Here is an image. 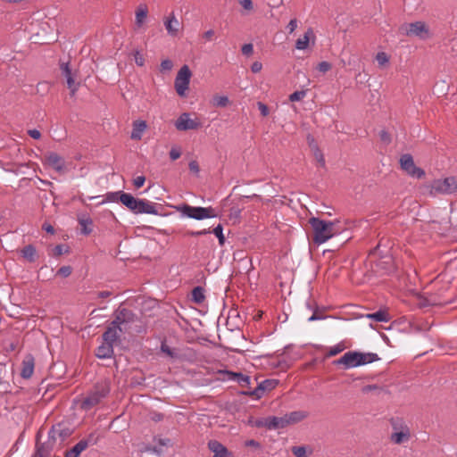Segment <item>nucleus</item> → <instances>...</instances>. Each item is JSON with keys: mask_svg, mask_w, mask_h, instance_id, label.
Returning a JSON list of instances; mask_svg holds the SVG:
<instances>
[{"mask_svg": "<svg viewBox=\"0 0 457 457\" xmlns=\"http://www.w3.org/2000/svg\"><path fill=\"white\" fill-rule=\"evenodd\" d=\"M43 229L46 230L47 233H51V234L54 233V229L53 228V226L50 224H44Z\"/></svg>", "mask_w": 457, "mask_h": 457, "instance_id": "nucleus-62", "label": "nucleus"}, {"mask_svg": "<svg viewBox=\"0 0 457 457\" xmlns=\"http://www.w3.org/2000/svg\"><path fill=\"white\" fill-rule=\"evenodd\" d=\"M307 417V413L302 411H295L284 415L286 425L294 424L303 420Z\"/></svg>", "mask_w": 457, "mask_h": 457, "instance_id": "nucleus-24", "label": "nucleus"}, {"mask_svg": "<svg viewBox=\"0 0 457 457\" xmlns=\"http://www.w3.org/2000/svg\"><path fill=\"white\" fill-rule=\"evenodd\" d=\"M209 233H211L210 230L203 229V230H198V231H193V232L190 233V235L197 237V236L206 235V234H209Z\"/></svg>", "mask_w": 457, "mask_h": 457, "instance_id": "nucleus-61", "label": "nucleus"}, {"mask_svg": "<svg viewBox=\"0 0 457 457\" xmlns=\"http://www.w3.org/2000/svg\"><path fill=\"white\" fill-rule=\"evenodd\" d=\"M306 96V92L304 90L295 91L289 96V100L291 102H297L302 100Z\"/></svg>", "mask_w": 457, "mask_h": 457, "instance_id": "nucleus-38", "label": "nucleus"}, {"mask_svg": "<svg viewBox=\"0 0 457 457\" xmlns=\"http://www.w3.org/2000/svg\"><path fill=\"white\" fill-rule=\"evenodd\" d=\"M55 255H62V253H66L67 250L64 249L62 245H58L54 249Z\"/></svg>", "mask_w": 457, "mask_h": 457, "instance_id": "nucleus-58", "label": "nucleus"}, {"mask_svg": "<svg viewBox=\"0 0 457 457\" xmlns=\"http://www.w3.org/2000/svg\"><path fill=\"white\" fill-rule=\"evenodd\" d=\"M148 7L145 4H140L135 12V28L140 29L147 20Z\"/></svg>", "mask_w": 457, "mask_h": 457, "instance_id": "nucleus-15", "label": "nucleus"}, {"mask_svg": "<svg viewBox=\"0 0 457 457\" xmlns=\"http://www.w3.org/2000/svg\"><path fill=\"white\" fill-rule=\"evenodd\" d=\"M359 352H347L336 362L343 365L345 369H352L360 366Z\"/></svg>", "mask_w": 457, "mask_h": 457, "instance_id": "nucleus-13", "label": "nucleus"}, {"mask_svg": "<svg viewBox=\"0 0 457 457\" xmlns=\"http://www.w3.org/2000/svg\"><path fill=\"white\" fill-rule=\"evenodd\" d=\"M161 350H162V353H166L167 355H169L170 357L174 356L173 351L165 343L162 344Z\"/></svg>", "mask_w": 457, "mask_h": 457, "instance_id": "nucleus-53", "label": "nucleus"}, {"mask_svg": "<svg viewBox=\"0 0 457 457\" xmlns=\"http://www.w3.org/2000/svg\"><path fill=\"white\" fill-rule=\"evenodd\" d=\"M262 69V64L261 62H253L251 65V71L253 72V73H257L259 71H261Z\"/></svg>", "mask_w": 457, "mask_h": 457, "instance_id": "nucleus-52", "label": "nucleus"}, {"mask_svg": "<svg viewBox=\"0 0 457 457\" xmlns=\"http://www.w3.org/2000/svg\"><path fill=\"white\" fill-rule=\"evenodd\" d=\"M404 32L407 36L417 37L420 39H426L429 36L428 29L422 21L407 24L404 27Z\"/></svg>", "mask_w": 457, "mask_h": 457, "instance_id": "nucleus-11", "label": "nucleus"}, {"mask_svg": "<svg viewBox=\"0 0 457 457\" xmlns=\"http://www.w3.org/2000/svg\"><path fill=\"white\" fill-rule=\"evenodd\" d=\"M188 167L189 170L195 174H198L200 171L199 165L195 161H191L188 164Z\"/></svg>", "mask_w": 457, "mask_h": 457, "instance_id": "nucleus-54", "label": "nucleus"}, {"mask_svg": "<svg viewBox=\"0 0 457 457\" xmlns=\"http://www.w3.org/2000/svg\"><path fill=\"white\" fill-rule=\"evenodd\" d=\"M95 444L93 435H90L87 439H82L78 442L71 450H69L65 457H79V454L87 449L89 445Z\"/></svg>", "mask_w": 457, "mask_h": 457, "instance_id": "nucleus-14", "label": "nucleus"}, {"mask_svg": "<svg viewBox=\"0 0 457 457\" xmlns=\"http://www.w3.org/2000/svg\"><path fill=\"white\" fill-rule=\"evenodd\" d=\"M328 316H324L322 314H320L318 312V308L313 312L312 315L308 318V321H316V320H321L327 319Z\"/></svg>", "mask_w": 457, "mask_h": 457, "instance_id": "nucleus-41", "label": "nucleus"}, {"mask_svg": "<svg viewBox=\"0 0 457 457\" xmlns=\"http://www.w3.org/2000/svg\"><path fill=\"white\" fill-rule=\"evenodd\" d=\"M71 271L72 269L71 266H62L58 270L57 275H60L63 278H67L71 274Z\"/></svg>", "mask_w": 457, "mask_h": 457, "instance_id": "nucleus-39", "label": "nucleus"}, {"mask_svg": "<svg viewBox=\"0 0 457 457\" xmlns=\"http://www.w3.org/2000/svg\"><path fill=\"white\" fill-rule=\"evenodd\" d=\"M212 102L215 106L225 107L228 104V98L226 96H216Z\"/></svg>", "mask_w": 457, "mask_h": 457, "instance_id": "nucleus-36", "label": "nucleus"}, {"mask_svg": "<svg viewBox=\"0 0 457 457\" xmlns=\"http://www.w3.org/2000/svg\"><path fill=\"white\" fill-rule=\"evenodd\" d=\"M209 450L213 453L212 457H230L231 453L221 443L211 440L208 443Z\"/></svg>", "mask_w": 457, "mask_h": 457, "instance_id": "nucleus-16", "label": "nucleus"}, {"mask_svg": "<svg viewBox=\"0 0 457 457\" xmlns=\"http://www.w3.org/2000/svg\"><path fill=\"white\" fill-rule=\"evenodd\" d=\"M61 69H62V74L66 79H68L69 77H73L71 70L70 69L68 63H62L61 65Z\"/></svg>", "mask_w": 457, "mask_h": 457, "instance_id": "nucleus-43", "label": "nucleus"}, {"mask_svg": "<svg viewBox=\"0 0 457 457\" xmlns=\"http://www.w3.org/2000/svg\"><path fill=\"white\" fill-rule=\"evenodd\" d=\"M287 427L285 418L270 416L268 417V429H278Z\"/></svg>", "mask_w": 457, "mask_h": 457, "instance_id": "nucleus-25", "label": "nucleus"}, {"mask_svg": "<svg viewBox=\"0 0 457 457\" xmlns=\"http://www.w3.org/2000/svg\"><path fill=\"white\" fill-rule=\"evenodd\" d=\"M146 129L147 124L145 120L134 121L130 137L134 140H140Z\"/></svg>", "mask_w": 457, "mask_h": 457, "instance_id": "nucleus-22", "label": "nucleus"}, {"mask_svg": "<svg viewBox=\"0 0 457 457\" xmlns=\"http://www.w3.org/2000/svg\"><path fill=\"white\" fill-rule=\"evenodd\" d=\"M331 69V65L329 62H320L319 64H318V70L323 73L328 71L329 70Z\"/></svg>", "mask_w": 457, "mask_h": 457, "instance_id": "nucleus-47", "label": "nucleus"}, {"mask_svg": "<svg viewBox=\"0 0 457 457\" xmlns=\"http://www.w3.org/2000/svg\"><path fill=\"white\" fill-rule=\"evenodd\" d=\"M181 155V150L178 146H173L170 151V158L172 161L179 159Z\"/></svg>", "mask_w": 457, "mask_h": 457, "instance_id": "nucleus-40", "label": "nucleus"}, {"mask_svg": "<svg viewBox=\"0 0 457 457\" xmlns=\"http://www.w3.org/2000/svg\"><path fill=\"white\" fill-rule=\"evenodd\" d=\"M314 43L315 36L312 28H309L303 37H299L295 42V48L297 50H305L309 46L310 41Z\"/></svg>", "mask_w": 457, "mask_h": 457, "instance_id": "nucleus-19", "label": "nucleus"}, {"mask_svg": "<svg viewBox=\"0 0 457 457\" xmlns=\"http://www.w3.org/2000/svg\"><path fill=\"white\" fill-rule=\"evenodd\" d=\"M365 317L378 322H387L390 320L388 312L385 310H378L376 312L368 313Z\"/></svg>", "mask_w": 457, "mask_h": 457, "instance_id": "nucleus-27", "label": "nucleus"}, {"mask_svg": "<svg viewBox=\"0 0 457 457\" xmlns=\"http://www.w3.org/2000/svg\"><path fill=\"white\" fill-rule=\"evenodd\" d=\"M47 164L58 172H62L65 168V162L56 153H49L46 156Z\"/></svg>", "mask_w": 457, "mask_h": 457, "instance_id": "nucleus-17", "label": "nucleus"}, {"mask_svg": "<svg viewBox=\"0 0 457 457\" xmlns=\"http://www.w3.org/2000/svg\"><path fill=\"white\" fill-rule=\"evenodd\" d=\"M201 125L200 120L197 118L192 119L188 112H183L175 121L176 129L180 131L196 129L200 128Z\"/></svg>", "mask_w": 457, "mask_h": 457, "instance_id": "nucleus-10", "label": "nucleus"}, {"mask_svg": "<svg viewBox=\"0 0 457 457\" xmlns=\"http://www.w3.org/2000/svg\"><path fill=\"white\" fill-rule=\"evenodd\" d=\"M163 25L167 34L170 37H177L181 28L180 21L177 19L175 13L172 12L169 16L163 20Z\"/></svg>", "mask_w": 457, "mask_h": 457, "instance_id": "nucleus-12", "label": "nucleus"}, {"mask_svg": "<svg viewBox=\"0 0 457 457\" xmlns=\"http://www.w3.org/2000/svg\"><path fill=\"white\" fill-rule=\"evenodd\" d=\"M110 392L109 385L106 382L98 383L82 402L84 409H90L96 405Z\"/></svg>", "mask_w": 457, "mask_h": 457, "instance_id": "nucleus-7", "label": "nucleus"}, {"mask_svg": "<svg viewBox=\"0 0 457 457\" xmlns=\"http://www.w3.org/2000/svg\"><path fill=\"white\" fill-rule=\"evenodd\" d=\"M212 233L218 237L220 245H223L225 243V237L223 235V227L221 224H218L212 230Z\"/></svg>", "mask_w": 457, "mask_h": 457, "instance_id": "nucleus-35", "label": "nucleus"}, {"mask_svg": "<svg viewBox=\"0 0 457 457\" xmlns=\"http://www.w3.org/2000/svg\"><path fill=\"white\" fill-rule=\"evenodd\" d=\"M400 166L412 178L420 179L425 175L424 170L415 165L412 156L409 154L401 156Z\"/></svg>", "mask_w": 457, "mask_h": 457, "instance_id": "nucleus-9", "label": "nucleus"}, {"mask_svg": "<svg viewBox=\"0 0 457 457\" xmlns=\"http://www.w3.org/2000/svg\"><path fill=\"white\" fill-rule=\"evenodd\" d=\"M113 354V345L108 342H104L103 345L97 347L96 355L99 359H108Z\"/></svg>", "mask_w": 457, "mask_h": 457, "instance_id": "nucleus-23", "label": "nucleus"}, {"mask_svg": "<svg viewBox=\"0 0 457 457\" xmlns=\"http://www.w3.org/2000/svg\"><path fill=\"white\" fill-rule=\"evenodd\" d=\"M66 82L69 89L71 90V95H75L79 88V84L75 82L73 77H69L68 79H66Z\"/></svg>", "mask_w": 457, "mask_h": 457, "instance_id": "nucleus-37", "label": "nucleus"}, {"mask_svg": "<svg viewBox=\"0 0 457 457\" xmlns=\"http://www.w3.org/2000/svg\"><path fill=\"white\" fill-rule=\"evenodd\" d=\"M254 425L258 428H268V417L262 418L255 420Z\"/></svg>", "mask_w": 457, "mask_h": 457, "instance_id": "nucleus-51", "label": "nucleus"}, {"mask_svg": "<svg viewBox=\"0 0 457 457\" xmlns=\"http://www.w3.org/2000/svg\"><path fill=\"white\" fill-rule=\"evenodd\" d=\"M297 25H298L297 20L292 19L287 26V29L288 30V33L292 34L296 29Z\"/></svg>", "mask_w": 457, "mask_h": 457, "instance_id": "nucleus-49", "label": "nucleus"}, {"mask_svg": "<svg viewBox=\"0 0 457 457\" xmlns=\"http://www.w3.org/2000/svg\"><path fill=\"white\" fill-rule=\"evenodd\" d=\"M379 67H385L389 62V56L385 52H378L375 57Z\"/></svg>", "mask_w": 457, "mask_h": 457, "instance_id": "nucleus-34", "label": "nucleus"}, {"mask_svg": "<svg viewBox=\"0 0 457 457\" xmlns=\"http://www.w3.org/2000/svg\"><path fill=\"white\" fill-rule=\"evenodd\" d=\"M292 453L295 457H308L310 452L304 445L293 446Z\"/></svg>", "mask_w": 457, "mask_h": 457, "instance_id": "nucleus-33", "label": "nucleus"}, {"mask_svg": "<svg viewBox=\"0 0 457 457\" xmlns=\"http://www.w3.org/2000/svg\"><path fill=\"white\" fill-rule=\"evenodd\" d=\"M145 181V178L144 176H137L134 179L133 184L137 188H140L143 187L144 183Z\"/></svg>", "mask_w": 457, "mask_h": 457, "instance_id": "nucleus-50", "label": "nucleus"}, {"mask_svg": "<svg viewBox=\"0 0 457 457\" xmlns=\"http://www.w3.org/2000/svg\"><path fill=\"white\" fill-rule=\"evenodd\" d=\"M177 209L179 212H181L183 216L197 220L217 217V213L212 207H200L182 204Z\"/></svg>", "mask_w": 457, "mask_h": 457, "instance_id": "nucleus-5", "label": "nucleus"}, {"mask_svg": "<svg viewBox=\"0 0 457 457\" xmlns=\"http://www.w3.org/2000/svg\"><path fill=\"white\" fill-rule=\"evenodd\" d=\"M21 255L27 261L33 262L36 260L37 250L32 245H26L21 250Z\"/></svg>", "mask_w": 457, "mask_h": 457, "instance_id": "nucleus-30", "label": "nucleus"}, {"mask_svg": "<svg viewBox=\"0 0 457 457\" xmlns=\"http://www.w3.org/2000/svg\"><path fill=\"white\" fill-rule=\"evenodd\" d=\"M278 385V381L275 379H266L258 385L256 389L253 391V395H256L258 398L263 395L265 391H270Z\"/></svg>", "mask_w": 457, "mask_h": 457, "instance_id": "nucleus-21", "label": "nucleus"}, {"mask_svg": "<svg viewBox=\"0 0 457 457\" xmlns=\"http://www.w3.org/2000/svg\"><path fill=\"white\" fill-rule=\"evenodd\" d=\"M245 445L247 446H253V447H260V444L253 440V439H251V440H248L245 442Z\"/></svg>", "mask_w": 457, "mask_h": 457, "instance_id": "nucleus-63", "label": "nucleus"}, {"mask_svg": "<svg viewBox=\"0 0 457 457\" xmlns=\"http://www.w3.org/2000/svg\"><path fill=\"white\" fill-rule=\"evenodd\" d=\"M228 375V379L235 380L239 383L242 386H245L250 384V378L246 375L232 371H225Z\"/></svg>", "mask_w": 457, "mask_h": 457, "instance_id": "nucleus-26", "label": "nucleus"}, {"mask_svg": "<svg viewBox=\"0 0 457 457\" xmlns=\"http://www.w3.org/2000/svg\"><path fill=\"white\" fill-rule=\"evenodd\" d=\"M310 145L318 164L322 168L325 167L326 162L322 152L320 150L316 144L311 143Z\"/></svg>", "mask_w": 457, "mask_h": 457, "instance_id": "nucleus-31", "label": "nucleus"}, {"mask_svg": "<svg viewBox=\"0 0 457 457\" xmlns=\"http://www.w3.org/2000/svg\"><path fill=\"white\" fill-rule=\"evenodd\" d=\"M137 320V316L129 310L120 308L117 311L115 319L110 327L103 334L104 342L114 344L120 333H128L132 328V324Z\"/></svg>", "mask_w": 457, "mask_h": 457, "instance_id": "nucleus-1", "label": "nucleus"}, {"mask_svg": "<svg viewBox=\"0 0 457 457\" xmlns=\"http://www.w3.org/2000/svg\"><path fill=\"white\" fill-rule=\"evenodd\" d=\"M191 76L192 72L187 65H183L179 69L174 83L176 92L179 96L185 97L187 96Z\"/></svg>", "mask_w": 457, "mask_h": 457, "instance_id": "nucleus-8", "label": "nucleus"}, {"mask_svg": "<svg viewBox=\"0 0 457 457\" xmlns=\"http://www.w3.org/2000/svg\"><path fill=\"white\" fill-rule=\"evenodd\" d=\"M28 134L34 139H39L40 137H41V133L39 130L36 129H29L28 131Z\"/></svg>", "mask_w": 457, "mask_h": 457, "instance_id": "nucleus-56", "label": "nucleus"}, {"mask_svg": "<svg viewBox=\"0 0 457 457\" xmlns=\"http://www.w3.org/2000/svg\"><path fill=\"white\" fill-rule=\"evenodd\" d=\"M134 60L137 65L142 67L145 64V58L139 51L134 53Z\"/></svg>", "mask_w": 457, "mask_h": 457, "instance_id": "nucleus-42", "label": "nucleus"}, {"mask_svg": "<svg viewBox=\"0 0 457 457\" xmlns=\"http://www.w3.org/2000/svg\"><path fill=\"white\" fill-rule=\"evenodd\" d=\"M430 193L451 195L457 193V176L435 179L430 186Z\"/></svg>", "mask_w": 457, "mask_h": 457, "instance_id": "nucleus-6", "label": "nucleus"}, {"mask_svg": "<svg viewBox=\"0 0 457 457\" xmlns=\"http://www.w3.org/2000/svg\"><path fill=\"white\" fill-rule=\"evenodd\" d=\"M21 376L23 378H29L33 375L35 360L31 354L25 356L21 363Z\"/></svg>", "mask_w": 457, "mask_h": 457, "instance_id": "nucleus-18", "label": "nucleus"}, {"mask_svg": "<svg viewBox=\"0 0 457 457\" xmlns=\"http://www.w3.org/2000/svg\"><path fill=\"white\" fill-rule=\"evenodd\" d=\"M204 290L201 287H196L192 290V300L195 303H201L204 300Z\"/></svg>", "mask_w": 457, "mask_h": 457, "instance_id": "nucleus-32", "label": "nucleus"}, {"mask_svg": "<svg viewBox=\"0 0 457 457\" xmlns=\"http://www.w3.org/2000/svg\"><path fill=\"white\" fill-rule=\"evenodd\" d=\"M257 106H258V109L262 116L266 117L269 115L270 111H269L268 106L265 104H263L262 102H258Z\"/></svg>", "mask_w": 457, "mask_h": 457, "instance_id": "nucleus-44", "label": "nucleus"}, {"mask_svg": "<svg viewBox=\"0 0 457 457\" xmlns=\"http://www.w3.org/2000/svg\"><path fill=\"white\" fill-rule=\"evenodd\" d=\"M123 194L126 193L122 191L108 192L106 195H104L103 201L99 204H104L106 203H116L118 201L120 202V197Z\"/></svg>", "mask_w": 457, "mask_h": 457, "instance_id": "nucleus-29", "label": "nucleus"}, {"mask_svg": "<svg viewBox=\"0 0 457 457\" xmlns=\"http://www.w3.org/2000/svg\"><path fill=\"white\" fill-rule=\"evenodd\" d=\"M242 54H245V55H251L253 52V46L252 44H245L243 46H242Z\"/></svg>", "mask_w": 457, "mask_h": 457, "instance_id": "nucleus-48", "label": "nucleus"}, {"mask_svg": "<svg viewBox=\"0 0 457 457\" xmlns=\"http://www.w3.org/2000/svg\"><path fill=\"white\" fill-rule=\"evenodd\" d=\"M120 203L125 205L134 214H158L156 204L146 199L134 197L131 194H123L120 197Z\"/></svg>", "mask_w": 457, "mask_h": 457, "instance_id": "nucleus-2", "label": "nucleus"}, {"mask_svg": "<svg viewBox=\"0 0 457 457\" xmlns=\"http://www.w3.org/2000/svg\"><path fill=\"white\" fill-rule=\"evenodd\" d=\"M305 306L308 310L312 311V312L318 308L316 303L312 300H308L305 303Z\"/></svg>", "mask_w": 457, "mask_h": 457, "instance_id": "nucleus-57", "label": "nucleus"}, {"mask_svg": "<svg viewBox=\"0 0 457 457\" xmlns=\"http://www.w3.org/2000/svg\"><path fill=\"white\" fill-rule=\"evenodd\" d=\"M213 35H214V31L212 29H209V30L204 32V37L206 39L210 40L212 37Z\"/></svg>", "mask_w": 457, "mask_h": 457, "instance_id": "nucleus-64", "label": "nucleus"}, {"mask_svg": "<svg viewBox=\"0 0 457 457\" xmlns=\"http://www.w3.org/2000/svg\"><path fill=\"white\" fill-rule=\"evenodd\" d=\"M310 224L314 233L313 241L317 245L324 244L338 233V230L335 229L336 224L332 221H326L319 218H312L310 220Z\"/></svg>", "mask_w": 457, "mask_h": 457, "instance_id": "nucleus-3", "label": "nucleus"}, {"mask_svg": "<svg viewBox=\"0 0 457 457\" xmlns=\"http://www.w3.org/2000/svg\"><path fill=\"white\" fill-rule=\"evenodd\" d=\"M450 300H441V299H432L429 301V304L431 305H445L450 303Z\"/></svg>", "mask_w": 457, "mask_h": 457, "instance_id": "nucleus-55", "label": "nucleus"}, {"mask_svg": "<svg viewBox=\"0 0 457 457\" xmlns=\"http://www.w3.org/2000/svg\"><path fill=\"white\" fill-rule=\"evenodd\" d=\"M240 5L246 11H252L253 8L252 0H238Z\"/></svg>", "mask_w": 457, "mask_h": 457, "instance_id": "nucleus-46", "label": "nucleus"}, {"mask_svg": "<svg viewBox=\"0 0 457 457\" xmlns=\"http://www.w3.org/2000/svg\"><path fill=\"white\" fill-rule=\"evenodd\" d=\"M342 347L339 346V345H335L333 347L330 348L329 350V355L331 356H334V355H337L341 351H342Z\"/></svg>", "mask_w": 457, "mask_h": 457, "instance_id": "nucleus-60", "label": "nucleus"}, {"mask_svg": "<svg viewBox=\"0 0 457 457\" xmlns=\"http://www.w3.org/2000/svg\"><path fill=\"white\" fill-rule=\"evenodd\" d=\"M392 433L390 440L395 445H403L410 441L411 429L408 424L401 418H392L390 420Z\"/></svg>", "mask_w": 457, "mask_h": 457, "instance_id": "nucleus-4", "label": "nucleus"}, {"mask_svg": "<svg viewBox=\"0 0 457 457\" xmlns=\"http://www.w3.org/2000/svg\"><path fill=\"white\" fill-rule=\"evenodd\" d=\"M359 362L360 366L371 363L378 361L379 357L377 353H359Z\"/></svg>", "mask_w": 457, "mask_h": 457, "instance_id": "nucleus-28", "label": "nucleus"}, {"mask_svg": "<svg viewBox=\"0 0 457 457\" xmlns=\"http://www.w3.org/2000/svg\"><path fill=\"white\" fill-rule=\"evenodd\" d=\"M383 262H385L386 264H389L390 265V267L386 269V272H390L391 270H394L393 260H392L391 257H389V256L385 257V261Z\"/></svg>", "mask_w": 457, "mask_h": 457, "instance_id": "nucleus-59", "label": "nucleus"}, {"mask_svg": "<svg viewBox=\"0 0 457 457\" xmlns=\"http://www.w3.org/2000/svg\"><path fill=\"white\" fill-rule=\"evenodd\" d=\"M78 221L81 228L83 235H89L93 231V220L88 214L81 213L78 215Z\"/></svg>", "mask_w": 457, "mask_h": 457, "instance_id": "nucleus-20", "label": "nucleus"}, {"mask_svg": "<svg viewBox=\"0 0 457 457\" xmlns=\"http://www.w3.org/2000/svg\"><path fill=\"white\" fill-rule=\"evenodd\" d=\"M173 67V63L170 60L165 59L161 62V70L162 71H170Z\"/></svg>", "mask_w": 457, "mask_h": 457, "instance_id": "nucleus-45", "label": "nucleus"}]
</instances>
